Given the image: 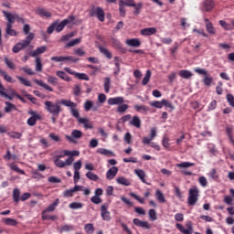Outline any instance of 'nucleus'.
<instances>
[{
  "instance_id": "nucleus-1",
  "label": "nucleus",
  "mask_w": 234,
  "mask_h": 234,
  "mask_svg": "<svg viewBox=\"0 0 234 234\" xmlns=\"http://www.w3.org/2000/svg\"><path fill=\"white\" fill-rule=\"evenodd\" d=\"M45 109L49 112V114H52V116H59V113L61 112V101H58L56 102L46 101L44 102Z\"/></svg>"
},
{
  "instance_id": "nucleus-2",
  "label": "nucleus",
  "mask_w": 234,
  "mask_h": 234,
  "mask_svg": "<svg viewBox=\"0 0 234 234\" xmlns=\"http://www.w3.org/2000/svg\"><path fill=\"white\" fill-rule=\"evenodd\" d=\"M60 103L61 105H64V107H69L70 108V112H71V116H73L74 118H77V120H80V112L78 111V109H76V107H78V104L70 100H65L62 99L60 100Z\"/></svg>"
},
{
  "instance_id": "nucleus-3",
  "label": "nucleus",
  "mask_w": 234,
  "mask_h": 234,
  "mask_svg": "<svg viewBox=\"0 0 234 234\" xmlns=\"http://www.w3.org/2000/svg\"><path fill=\"white\" fill-rule=\"evenodd\" d=\"M136 5L134 0H120L119 1V14L121 17H125L127 16V11L125 10V6L133 7Z\"/></svg>"
},
{
  "instance_id": "nucleus-4",
  "label": "nucleus",
  "mask_w": 234,
  "mask_h": 234,
  "mask_svg": "<svg viewBox=\"0 0 234 234\" xmlns=\"http://www.w3.org/2000/svg\"><path fill=\"white\" fill-rule=\"evenodd\" d=\"M198 202V188L194 186L188 190L187 204L188 206H197Z\"/></svg>"
},
{
  "instance_id": "nucleus-5",
  "label": "nucleus",
  "mask_w": 234,
  "mask_h": 234,
  "mask_svg": "<svg viewBox=\"0 0 234 234\" xmlns=\"http://www.w3.org/2000/svg\"><path fill=\"white\" fill-rule=\"evenodd\" d=\"M90 17H97L101 23L105 21V11L101 7H92L90 11Z\"/></svg>"
},
{
  "instance_id": "nucleus-6",
  "label": "nucleus",
  "mask_w": 234,
  "mask_h": 234,
  "mask_svg": "<svg viewBox=\"0 0 234 234\" xmlns=\"http://www.w3.org/2000/svg\"><path fill=\"white\" fill-rule=\"evenodd\" d=\"M28 114H30L31 117L27 119V123L29 127H34V125L37 123V120H41V115H39L37 112H34L32 110L28 112Z\"/></svg>"
},
{
  "instance_id": "nucleus-7",
  "label": "nucleus",
  "mask_w": 234,
  "mask_h": 234,
  "mask_svg": "<svg viewBox=\"0 0 234 234\" xmlns=\"http://www.w3.org/2000/svg\"><path fill=\"white\" fill-rule=\"evenodd\" d=\"M101 217L106 222L111 221V212H109V203L101 206Z\"/></svg>"
},
{
  "instance_id": "nucleus-8",
  "label": "nucleus",
  "mask_w": 234,
  "mask_h": 234,
  "mask_svg": "<svg viewBox=\"0 0 234 234\" xmlns=\"http://www.w3.org/2000/svg\"><path fill=\"white\" fill-rule=\"evenodd\" d=\"M186 226L187 229L184 228V226H182V224H180V223L176 224V229H179L181 231V233L193 234V223H191V221H188L186 224Z\"/></svg>"
},
{
  "instance_id": "nucleus-9",
  "label": "nucleus",
  "mask_w": 234,
  "mask_h": 234,
  "mask_svg": "<svg viewBox=\"0 0 234 234\" xmlns=\"http://www.w3.org/2000/svg\"><path fill=\"white\" fill-rule=\"evenodd\" d=\"M83 136V133L80 130H73L71 132V135H66V138L70 142L71 144H76L75 140H80Z\"/></svg>"
},
{
  "instance_id": "nucleus-10",
  "label": "nucleus",
  "mask_w": 234,
  "mask_h": 234,
  "mask_svg": "<svg viewBox=\"0 0 234 234\" xmlns=\"http://www.w3.org/2000/svg\"><path fill=\"white\" fill-rule=\"evenodd\" d=\"M134 226L137 228H143L144 229H151V224L147 221H144L140 218H133V220Z\"/></svg>"
},
{
  "instance_id": "nucleus-11",
  "label": "nucleus",
  "mask_w": 234,
  "mask_h": 234,
  "mask_svg": "<svg viewBox=\"0 0 234 234\" xmlns=\"http://www.w3.org/2000/svg\"><path fill=\"white\" fill-rule=\"evenodd\" d=\"M118 175V167L112 166L106 172L107 180H114V177Z\"/></svg>"
},
{
  "instance_id": "nucleus-12",
  "label": "nucleus",
  "mask_w": 234,
  "mask_h": 234,
  "mask_svg": "<svg viewBox=\"0 0 234 234\" xmlns=\"http://www.w3.org/2000/svg\"><path fill=\"white\" fill-rule=\"evenodd\" d=\"M45 52H47V46H42L33 51H30L29 56L31 58H37V56H39V54H45Z\"/></svg>"
},
{
  "instance_id": "nucleus-13",
  "label": "nucleus",
  "mask_w": 234,
  "mask_h": 234,
  "mask_svg": "<svg viewBox=\"0 0 234 234\" xmlns=\"http://www.w3.org/2000/svg\"><path fill=\"white\" fill-rule=\"evenodd\" d=\"M203 11L204 12H211L213 8H215V1L213 0H205V3H203Z\"/></svg>"
},
{
  "instance_id": "nucleus-14",
  "label": "nucleus",
  "mask_w": 234,
  "mask_h": 234,
  "mask_svg": "<svg viewBox=\"0 0 234 234\" xmlns=\"http://www.w3.org/2000/svg\"><path fill=\"white\" fill-rule=\"evenodd\" d=\"M125 100L123 97H113L108 100V105H122Z\"/></svg>"
},
{
  "instance_id": "nucleus-15",
  "label": "nucleus",
  "mask_w": 234,
  "mask_h": 234,
  "mask_svg": "<svg viewBox=\"0 0 234 234\" xmlns=\"http://www.w3.org/2000/svg\"><path fill=\"white\" fill-rule=\"evenodd\" d=\"M205 27L208 34H211L212 36H215V34H217L215 27H213V23H211L207 18H205Z\"/></svg>"
},
{
  "instance_id": "nucleus-16",
  "label": "nucleus",
  "mask_w": 234,
  "mask_h": 234,
  "mask_svg": "<svg viewBox=\"0 0 234 234\" xmlns=\"http://www.w3.org/2000/svg\"><path fill=\"white\" fill-rule=\"evenodd\" d=\"M36 14H37V16H39L40 17H46V18L52 17V13L48 12L45 8H38V9H37Z\"/></svg>"
},
{
  "instance_id": "nucleus-17",
  "label": "nucleus",
  "mask_w": 234,
  "mask_h": 234,
  "mask_svg": "<svg viewBox=\"0 0 234 234\" xmlns=\"http://www.w3.org/2000/svg\"><path fill=\"white\" fill-rule=\"evenodd\" d=\"M156 34V27H146L141 29V36H154Z\"/></svg>"
},
{
  "instance_id": "nucleus-18",
  "label": "nucleus",
  "mask_w": 234,
  "mask_h": 234,
  "mask_svg": "<svg viewBox=\"0 0 234 234\" xmlns=\"http://www.w3.org/2000/svg\"><path fill=\"white\" fill-rule=\"evenodd\" d=\"M125 44L128 45V47H135V48H138V47L142 46V42L140 41L139 38L127 39L125 41Z\"/></svg>"
},
{
  "instance_id": "nucleus-19",
  "label": "nucleus",
  "mask_w": 234,
  "mask_h": 234,
  "mask_svg": "<svg viewBox=\"0 0 234 234\" xmlns=\"http://www.w3.org/2000/svg\"><path fill=\"white\" fill-rule=\"evenodd\" d=\"M2 13L4 14L5 17H6L7 21H8L7 25H11V27H12V25H14L16 23V15H13L6 11H2Z\"/></svg>"
},
{
  "instance_id": "nucleus-20",
  "label": "nucleus",
  "mask_w": 234,
  "mask_h": 234,
  "mask_svg": "<svg viewBox=\"0 0 234 234\" xmlns=\"http://www.w3.org/2000/svg\"><path fill=\"white\" fill-rule=\"evenodd\" d=\"M27 45L21 41V42H18L16 43L13 48H12V51L14 52V54H17L18 52H21V50H23V48H27Z\"/></svg>"
},
{
  "instance_id": "nucleus-21",
  "label": "nucleus",
  "mask_w": 234,
  "mask_h": 234,
  "mask_svg": "<svg viewBox=\"0 0 234 234\" xmlns=\"http://www.w3.org/2000/svg\"><path fill=\"white\" fill-rule=\"evenodd\" d=\"M55 25V30L56 32H61L69 25V21L62 20L60 23L58 24V22L53 23Z\"/></svg>"
},
{
  "instance_id": "nucleus-22",
  "label": "nucleus",
  "mask_w": 234,
  "mask_h": 234,
  "mask_svg": "<svg viewBox=\"0 0 234 234\" xmlns=\"http://www.w3.org/2000/svg\"><path fill=\"white\" fill-rule=\"evenodd\" d=\"M130 125L136 127V129H140L142 127V121L140 120V117L134 115L130 121Z\"/></svg>"
},
{
  "instance_id": "nucleus-23",
  "label": "nucleus",
  "mask_w": 234,
  "mask_h": 234,
  "mask_svg": "<svg viewBox=\"0 0 234 234\" xmlns=\"http://www.w3.org/2000/svg\"><path fill=\"white\" fill-rule=\"evenodd\" d=\"M34 81L37 83V85H39V87H43L46 90H48L49 92H54V89L50 86H48L47 83H45L43 80H39L37 79L34 80Z\"/></svg>"
},
{
  "instance_id": "nucleus-24",
  "label": "nucleus",
  "mask_w": 234,
  "mask_h": 234,
  "mask_svg": "<svg viewBox=\"0 0 234 234\" xmlns=\"http://www.w3.org/2000/svg\"><path fill=\"white\" fill-rule=\"evenodd\" d=\"M135 175L140 178L143 184H147V180L145 179V172L142 169H135Z\"/></svg>"
},
{
  "instance_id": "nucleus-25",
  "label": "nucleus",
  "mask_w": 234,
  "mask_h": 234,
  "mask_svg": "<svg viewBox=\"0 0 234 234\" xmlns=\"http://www.w3.org/2000/svg\"><path fill=\"white\" fill-rule=\"evenodd\" d=\"M132 7L134 9L133 16H140V14H142V8H144V3L139 2L138 4H134Z\"/></svg>"
},
{
  "instance_id": "nucleus-26",
  "label": "nucleus",
  "mask_w": 234,
  "mask_h": 234,
  "mask_svg": "<svg viewBox=\"0 0 234 234\" xmlns=\"http://www.w3.org/2000/svg\"><path fill=\"white\" fill-rule=\"evenodd\" d=\"M99 50H100L101 54H102L103 56H105L107 58V59H112V53H111V51H109V49L101 46V47H99Z\"/></svg>"
},
{
  "instance_id": "nucleus-27",
  "label": "nucleus",
  "mask_w": 234,
  "mask_h": 234,
  "mask_svg": "<svg viewBox=\"0 0 234 234\" xmlns=\"http://www.w3.org/2000/svg\"><path fill=\"white\" fill-rule=\"evenodd\" d=\"M78 122H79V123H81L82 125H84V127H85L86 129H92V123H90V122H89V119L80 117V118L78 119Z\"/></svg>"
},
{
  "instance_id": "nucleus-28",
  "label": "nucleus",
  "mask_w": 234,
  "mask_h": 234,
  "mask_svg": "<svg viewBox=\"0 0 234 234\" xmlns=\"http://www.w3.org/2000/svg\"><path fill=\"white\" fill-rule=\"evenodd\" d=\"M116 182L120 186H131V181H129V179L125 178L124 176L117 177Z\"/></svg>"
},
{
  "instance_id": "nucleus-29",
  "label": "nucleus",
  "mask_w": 234,
  "mask_h": 234,
  "mask_svg": "<svg viewBox=\"0 0 234 234\" xmlns=\"http://www.w3.org/2000/svg\"><path fill=\"white\" fill-rule=\"evenodd\" d=\"M180 78H183L184 80H189V78L193 77V73L187 69H182L179 71Z\"/></svg>"
},
{
  "instance_id": "nucleus-30",
  "label": "nucleus",
  "mask_w": 234,
  "mask_h": 234,
  "mask_svg": "<svg viewBox=\"0 0 234 234\" xmlns=\"http://www.w3.org/2000/svg\"><path fill=\"white\" fill-rule=\"evenodd\" d=\"M99 154H103L104 156H114V153L111 150H107L105 148H99L97 150Z\"/></svg>"
},
{
  "instance_id": "nucleus-31",
  "label": "nucleus",
  "mask_w": 234,
  "mask_h": 234,
  "mask_svg": "<svg viewBox=\"0 0 234 234\" xmlns=\"http://www.w3.org/2000/svg\"><path fill=\"white\" fill-rule=\"evenodd\" d=\"M7 135L9 136V138H13V140H21L23 133L19 132L12 131V132H8Z\"/></svg>"
},
{
  "instance_id": "nucleus-32",
  "label": "nucleus",
  "mask_w": 234,
  "mask_h": 234,
  "mask_svg": "<svg viewBox=\"0 0 234 234\" xmlns=\"http://www.w3.org/2000/svg\"><path fill=\"white\" fill-rule=\"evenodd\" d=\"M57 76L60 78V80H63L64 81H71L70 77L65 73V71L58 70Z\"/></svg>"
},
{
  "instance_id": "nucleus-33",
  "label": "nucleus",
  "mask_w": 234,
  "mask_h": 234,
  "mask_svg": "<svg viewBox=\"0 0 234 234\" xmlns=\"http://www.w3.org/2000/svg\"><path fill=\"white\" fill-rule=\"evenodd\" d=\"M34 37H36V34L29 33L27 35L26 39L22 41L28 47L34 41Z\"/></svg>"
},
{
  "instance_id": "nucleus-34",
  "label": "nucleus",
  "mask_w": 234,
  "mask_h": 234,
  "mask_svg": "<svg viewBox=\"0 0 234 234\" xmlns=\"http://www.w3.org/2000/svg\"><path fill=\"white\" fill-rule=\"evenodd\" d=\"M103 87H104L105 92L108 94V92H110L111 90V77L104 78Z\"/></svg>"
},
{
  "instance_id": "nucleus-35",
  "label": "nucleus",
  "mask_w": 234,
  "mask_h": 234,
  "mask_svg": "<svg viewBox=\"0 0 234 234\" xmlns=\"http://www.w3.org/2000/svg\"><path fill=\"white\" fill-rule=\"evenodd\" d=\"M9 167L10 169H12V171L19 173V175H25V170H22L21 168L17 167V165H16V163L9 164Z\"/></svg>"
},
{
  "instance_id": "nucleus-36",
  "label": "nucleus",
  "mask_w": 234,
  "mask_h": 234,
  "mask_svg": "<svg viewBox=\"0 0 234 234\" xmlns=\"http://www.w3.org/2000/svg\"><path fill=\"white\" fill-rule=\"evenodd\" d=\"M127 109H129V105L123 104L122 102L117 107L116 112H119V114H123V112H126Z\"/></svg>"
},
{
  "instance_id": "nucleus-37",
  "label": "nucleus",
  "mask_w": 234,
  "mask_h": 234,
  "mask_svg": "<svg viewBox=\"0 0 234 234\" xmlns=\"http://www.w3.org/2000/svg\"><path fill=\"white\" fill-rule=\"evenodd\" d=\"M5 32L7 36H17V31H16V29H12V25L10 24H6Z\"/></svg>"
},
{
  "instance_id": "nucleus-38",
  "label": "nucleus",
  "mask_w": 234,
  "mask_h": 234,
  "mask_svg": "<svg viewBox=\"0 0 234 234\" xmlns=\"http://www.w3.org/2000/svg\"><path fill=\"white\" fill-rule=\"evenodd\" d=\"M59 204V199L57 198L52 204H50L48 208L46 209L47 212L55 211L56 207H58V205Z\"/></svg>"
},
{
  "instance_id": "nucleus-39",
  "label": "nucleus",
  "mask_w": 234,
  "mask_h": 234,
  "mask_svg": "<svg viewBox=\"0 0 234 234\" xmlns=\"http://www.w3.org/2000/svg\"><path fill=\"white\" fill-rule=\"evenodd\" d=\"M0 74L1 76H3L5 81H7L8 83H14V79H12L11 76H8V74H6V71L0 69Z\"/></svg>"
},
{
  "instance_id": "nucleus-40",
  "label": "nucleus",
  "mask_w": 234,
  "mask_h": 234,
  "mask_svg": "<svg viewBox=\"0 0 234 234\" xmlns=\"http://www.w3.org/2000/svg\"><path fill=\"white\" fill-rule=\"evenodd\" d=\"M151 107H154L155 109H162L164 107V100L162 101H154L150 102Z\"/></svg>"
},
{
  "instance_id": "nucleus-41",
  "label": "nucleus",
  "mask_w": 234,
  "mask_h": 234,
  "mask_svg": "<svg viewBox=\"0 0 234 234\" xmlns=\"http://www.w3.org/2000/svg\"><path fill=\"white\" fill-rule=\"evenodd\" d=\"M155 197L161 204H164L165 202V197H164V193H162L160 190H156Z\"/></svg>"
},
{
  "instance_id": "nucleus-42",
  "label": "nucleus",
  "mask_w": 234,
  "mask_h": 234,
  "mask_svg": "<svg viewBox=\"0 0 234 234\" xmlns=\"http://www.w3.org/2000/svg\"><path fill=\"white\" fill-rule=\"evenodd\" d=\"M86 176L89 178V180H92L93 182H98L100 180V176L92 172H88Z\"/></svg>"
},
{
  "instance_id": "nucleus-43",
  "label": "nucleus",
  "mask_w": 234,
  "mask_h": 234,
  "mask_svg": "<svg viewBox=\"0 0 234 234\" xmlns=\"http://www.w3.org/2000/svg\"><path fill=\"white\" fill-rule=\"evenodd\" d=\"M195 165V163L190 162H183L176 165V167H180L182 169H187V167H193Z\"/></svg>"
},
{
  "instance_id": "nucleus-44",
  "label": "nucleus",
  "mask_w": 234,
  "mask_h": 234,
  "mask_svg": "<svg viewBox=\"0 0 234 234\" xmlns=\"http://www.w3.org/2000/svg\"><path fill=\"white\" fill-rule=\"evenodd\" d=\"M64 156H70L71 158L73 156H80V151H77V150H74V151L65 150L64 151Z\"/></svg>"
},
{
  "instance_id": "nucleus-45",
  "label": "nucleus",
  "mask_w": 234,
  "mask_h": 234,
  "mask_svg": "<svg viewBox=\"0 0 234 234\" xmlns=\"http://www.w3.org/2000/svg\"><path fill=\"white\" fill-rule=\"evenodd\" d=\"M4 61H5V65H6V67H7L8 69H11L12 70H14V69H16V64H14V62L12 61V59H9L8 57H5V58H4Z\"/></svg>"
},
{
  "instance_id": "nucleus-46",
  "label": "nucleus",
  "mask_w": 234,
  "mask_h": 234,
  "mask_svg": "<svg viewBox=\"0 0 234 234\" xmlns=\"http://www.w3.org/2000/svg\"><path fill=\"white\" fill-rule=\"evenodd\" d=\"M84 230L86 231V233L88 234H92L94 233V224L92 223H88L84 226Z\"/></svg>"
},
{
  "instance_id": "nucleus-47",
  "label": "nucleus",
  "mask_w": 234,
  "mask_h": 234,
  "mask_svg": "<svg viewBox=\"0 0 234 234\" xmlns=\"http://www.w3.org/2000/svg\"><path fill=\"white\" fill-rule=\"evenodd\" d=\"M207 149L208 153H210V154H213L214 156L215 154H217V153H218V151L217 150V146L211 143L207 144Z\"/></svg>"
},
{
  "instance_id": "nucleus-48",
  "label": "nucleus",
  "mask_w": 234,
  "mask_h": 234,
  "mask_svg": "<svg viewBox=\"0 0 234 234\" xmlns=\"http://www.w3.org/2000/svg\"><path fill=\"white\" fill-rule=\"evenodd\" d=\"M80 43H81V38H75V39H72L71 41L68 42L66 44V47L68 48L70 47H76V45H80Z\"/></svg>"
},
{
  "instance_id": "nucleus-49",
  "label": "nucleus",
  "mask_w": 234,
  "mask_h": 234,
  "mask_svg": "<svg viewBox=\"0 0 234 234\" xmlns=\"http://www.w3.org/2000/svg\"><path fill=\"white\" fill-rule=\"evenodd\" d=\"M16 78L18 79V80L20 81V83L22 85H25V87H32V83L27 80V79L21 77V76H16Z\"/></svg>"
},
{
  "instance_id": "nucleus-50",
  "label": "nucleus",
  "mask_w": 234,
  "mask_h": 234,
  "mask_svg": "<svg viewBox=\"0 0 234 234\" xmlns=\"http://www.w3.org/2000/svg\"><path fill=\"white\" fill-rule=\"evenodd\" d=\"M4 222L5 226H16L17 225V220L10 218H4Z\"/></svg>"
},
{
  "instance_id": "nucleus-51",
  "label": "nucleus",
  "mask_w": 234,
  "mask_h": 234,
  "mask_svg": "<svg viewBox=\"0 0 234 234\" xmlns=\"http://www.w3.org/2000/svg\"><path fill=\"white\" fill-rule=\"evenodd\" d=\"M6 107L5 108V112H12V111L16 110V106L14 103H11L9 101L5 102Z\"/></svg>"
},
{
  "instance_id": "nucleus-52",
  "label": "nucleus",
  "mask_w": 234,
  "mask_h": 234,
  "mask_svg": "<svg viewBox=\"0 0 234 234\" xmlns=\"http://www.w3.org/2000/svg\"><path fill=\"white\" fill-rule=\"evenodd\" d=\"M151 80V70H147L145 73V76L144 77L143 80H142V85H147V83H149Z\"/></svg>"
},
{
  "instance_id": "nucleus-53",
  "label": "nucleus",
  "mask_w": 234,
  "mask_h": 234,
  "mask_svg": "<svg viewBox=\"0 0 234 234\" xmlns=\"http://www.w3.org/2000/svg\"><path fill=\"white\" fill-rule=\"evenodd\" d=\"M20 195L21 192L19 191V188H15L13 191L14 202H19V200L21 199V197H19Z\"/></svg>"
},
{
  "instance_id": "nucleus-54",
  "label": "nucleus",
  "mask_w": 234,
  "mask_h": 234,
  "mask_svg": "<svg viewBox=\"0 0 234 234\" xmlns=\"http://www.w3.org/2000/svg\"><path fill=\"white\" fill-rule=\"evenodd\" d=\"M203 83L206 85V87H211V83H213V78L209 77V75H207L203 79Z\"/></svg>"
},
{
  "instance_id": "nucleus-55",
  "label": "nucleus",
  "mask_w": 234,
  "mask_h": 234,
  "mask_svg": "<svg viewBox=\"0 0 234 234\" xmlns=\"http://www.w3.org/2000/svg\"><path fill=\"white\" fill-rule=\"evenodd\" d=\"M208 176L209 178H212V180H218V173H217V169L212 168L208 173Z\"/></svg>"
},
{
  "instance_id": "nucleus-56",
  "label": "nucleus",
  "mask_w": 234,
  "mask_h": 234,
  "mask_svg": "<svg viewBox=\"0 0 234 234\" xmlns=\"http://www.w3.org/2000/svg\"><path fill=\"white\" fill-rule=\"evenodd\" d=\"M219 25L225 30H233V27H231V25L229 24L228 22L224 21V20H219Z\"/></svg>"
},
{
  "instance_id": "nucleus-57",
  "label": "nucleus",
  "mask_w": 234,
  "mask_h": 234,
  "mask_svg": "<svg viewBox=\"0 0 234 234\" xmlns=\"http://www.w3.org/2000/svg\"><path fill=\"white\" fill-rule=\"evenodd\" d=\"M74 226L73 225H64L60 228V233H65L69 231H73Z\"/></svg>"
},
{
  "instance_id": "nucleus-58",
  "label": "nucleus",
  "mask_w": 234,
  "mask_h": 234,
  "mask_svg": "<svg viewBox=\"0 0 234 234\" xmlns=\"http://www.w3.org/2000/svg\"><path fill=\"white\" fill-rule=\"evenodd\" d=\"M36 70L37 72H41L43 70V64L41 63V58H36Z\"/></svg>"
},
{
  "instance_id": "nucleus-59",
  "label": "nucleus",
  "mask_w": 234,
  "mask_h": 234,
  "mask_svg": "<svg viewBox=\"0 0 234 234\" xmlns=\"http://www.w3.org/2000/svg\"><path fill=\"white\" fill-rule=\"evenodd\" d=\"M48 80V83H49V85H53V87H56V85H58V78L54 77V76H48L47 78Z\"/></svg>"
},
{
  "instance_id": "nucleus-60",
  "label": "nucleus",
  "mask_w": 234,
  "mask_h": 234,
  "mask_svg": "<svg viewBox=\"0 0 234 234\" xmlns=\"http://www.w3.org/2000/svg\"><path fill=\"white\" fill-rule=\"evenodd\" d=\"M75 77L78 78V80H84V81H89L90 78L89 75L86 73H75Z\"/></svg>"
},
{
  "instance_id": "nucleus-61",
  "label": "nucleus",
  "mask_w": 234,
  "mask_h": 234,
  "mask_svg": "<svg viewBox=\"0 0 234 234\" xmlns=\"http://www.w3.org/2000/svg\"><path fill=\"white\" fill-rule=\"evenodd\" d=\"M69 207L70 209H81V207H83V204L78 203V202H73V203L69 204Z\"/></svg>"
},
{
  "instance_id": "nucleus-62",
  "label": "nucleus",
  "mask_w": 234,
  "mask_h": 234,
  "mask_svg": "<svg viewBox=\"0 0 234 234\" xmlns=\"http://www.w3.org/2000/svg\"><path fill=\"white\" fill-rule=\"evenodd\" d=\"M74 189L71 188V189H68V190H65L63 192V197H65L66 198H70L72 197H74Z\"/></svg>"
},
{
  "instance_id": "nucleus-63",
  "label": "nucleus",
  "mask_w": 234,
  "mask_h": 234,
  "mask_svg": "<svg viewBox=\"0 0 234 234\" xmlns=\"http://www.w3.org/2000/svg\"><path fill=\"white\" fill-rule=\"evenodd\" d=\"M54 165L59 169H63V167H65V162L61 161V159H54Z\"/></svg>"
},
{
  "instance_id": "nucleus-64",
  "label": "nucleus",
  "mask_w": 234,
  "mask_h": 234,
  "mask_svg": "<svg viewBox=\"0 0 234 234\" xmlns=\"http://www.w3.org/2000/svg\"><path fill=\"white\" fill-rule=\"evenodd\" d=\"M227 101L230 107H234V96L231 93L227 94Z\"/></svg>"
}]
</instances>
